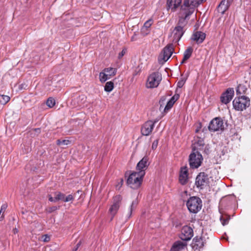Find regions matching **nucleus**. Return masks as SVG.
Wrapping results in <instances>:
<instances>
[{"mask_svg": "<svg viewBox=\"0 0 251 251\" xmlns=\"http://www.w3.org/2000/svg\"><path fill=\"white\" fill-rule=\"evenodd\" d=\"M74 200V197L72 195H69L66 198L64 199L63 201L65 202H69L72 201Z\"/></svg>", "mask_w": 251, "mask_h": 251, "instance_id": "e433bc0d", "label": "nucleus"}, {"mask_svg": "<svg viewBox=\"0 0 251 251\" xmlns=\"http://www.w3.org/2000/svg\"><path fill=\"white\" fill-rule=\"evenodd\" d=\"M103 70L106 74H110L109 76L111 77L114 76L117 73V69L111 67L105 68Z\"/></svg>", "mask_w": 251, "mask_h": 251, "instance_id": "a878e982", "label": "nucleus"}, {"mask_svg": "<svg viewBox=\"0 0 251 251\" xmlns=\"http://www.w3.org/2000/svg\"><path fill=\"white\" fill-rule=\"evenodd\" d=\"M174 34V41L178 42L184 33L183 28L180 25H177L173 31Z\"/></svg>", "mask_w": 251, "mask_h": 251, "instance_id": "f3484780", "label": "nucleus"}, {"mask_svg": "<svg viewBox=\"0 0 251 251\" xmlns=\"http://www.w3.org/2000/svg\"><path fill=\"white\" fill-rule=\"evenodd\" d=\"M48 240H47V238H45V239L44 240V241H47Z\"/></svg>", "mask_w": 251, "mask_h": 251, "instance_id": "5fc2aeb1", "label": "nucleus"}, {"mask_svg": "<svg viewBox=\"0 0 251 251\" xmlns=\"http://www.w3.org/2000/svg\"><path fill=\"white\" fill-rule=\"evenodd\" d=\"M109 75H110V74H106L104 70H103L99 75L100 81L102 83L105 82L107 80L111 78Z\"/></svg>", "mask_w": 251, "mask_h": 251, "instance_id": "393cba45", "label": "nucleus"}, {"mask_svg": "<svg viewBox=\"0 0 251 251\" xmlns=\"http://www.w3.org/2000/svg\"><path fill=\"white\" fill-rule=\"evenodd\" d=\"M201 128V125L199 124V126L198 127V128L196 129V132H198L200 129Z\"/></svg>", "mask_w": 251, "mask_h": 251, "instance_id": "de8ad7c7", "label": "nucleus"}, {"mask_svg": "<svg viewBox=\"0 0 251 251\" xmlns=\"http://www.w3.org/2000/svg\"><path fill=\"white\" fill-rule=\"evenodd\" d=\"M49 201H56L55 200V198H53L51 196H49Z\"/></svg>", "mask_w": 251, "mask_h": 251, "instance_id": "49530a36", "label": "nucleus"}, {"mask_svg": "<svg viewBox=\"0 0 251 251\" xmlns=\"http://www.w3.org/2000/svg\"><path fill=\"white\" fill-rule=\"evenodd\" d=\"M156 122L157 121L155 120L154 121L149 120L145 122L141 127V132L142 134L144 136L149 135L152 132L154 125Z\"/></svg>", "mask_w": 251, "mask_h": 251, "instance_id": "9d476101", "label": "nucleus"}, {"mask_svg": "<svg viewBox=\"0 0 251 251\" xmlns=\"http://www.w3.org/2000/svg\"><path fill=\"white\" fill-rule=\"evenodd\" d=\"M182 2V0H167V9L175 11Z\"/></svg>", "mask_w": 251, "mask_h": 251, "instance_id": "2eb2a0df", "label": "nucleus"}, {"mask_svg": "<svg viewBox=\"0 0 251 251\" xmlns=\"http://www.w3.org/2000/svg\"><path fill=\"white\" fill-rule=\"evenodd\" d=\"M10 97L7 95H0V104L4 105L10 100Z\"/></svg>", "mask_w": 251, "mask_h": 251, "instance_id": "bb28decb", "label": "nucleus"}, {"mask_svg": "<svg viewBox=\"0 0 251 251\" xmlns=\"http://www.w3.org/2000/svg\"><path fill=\"white\" fill-rule=\"evenodd\" d=\"M193 236V230L189 226H184L181 229L180 238L183 241L190 240Z\"/></svg>", "mask_w": 251, "mask_h": 251, "instance_id": "9b49d317", "label": "nucleus"}, {"mask_svg": "<svg viewBox=\"0 0 251 251\" xmlns=\"http://www.w3.org/2000/svg\"><path fill=\"white\" fill-rule=\"evenodd\" d=\"M198 238H194L193 239V241H195L196 242L198 241Z\"/></svg>", "mask_w": 251, "mask_h": 251, "instance_id": "603ef678", "label": "nucleus"}, {"mask_svg": "<svg viewBox=\"0 0 251 251\" xmlns=\"http://www.w3.org/2000/svg\"><path fill=\"white\" fill-rule=\"evenodd\" d=\"M185 81L184 80H181L179 81L177 83V86L178 87L181 88L182 87L183 85L184 84Z\"/></svg>", "mask_w": 251, "mask_h": 251, "instance_id": "79ce46f5", "label": "nucleus"}, {"mask_svg": "<svg viewBox=\"0 0 251 251\" xmlns=\"http://www.w3.org/2000/svg\"><path fill=\"white\" fill-rule=\"evenodd\" d=\"M203 158L200 152L193 151L189 156V164L191 168H198L201 165Z\"/></svg>", "mask_w": 251, "mask_h": 251, "instance_id": "0eeeda50", "label": "nucleus"}, {"mask_svg": "<svg viewBox=\"0 0 251 251\" xmlns=\"http://www.w3.org/2000/svg\"><path fill=\"white\" fill-rule=\"evenodd\" d=\"M234 108L237 111H243L250 105V99L245 96L235 98L233 102Z\"/></svg>", "mask_w": 251, "mask_h": 251, "instance_id": "f03ea898", "label": "nucleus"}, {"mask_svg": "<svg viewBox=\"0 0 251 251\" xmlns=\"http://www.w3.org/2000/svg\"><path fill=\"white\" fill-rule=\"evenodd\" d=\"M85 98V96H83V95H82V96H79V99H81L82 100L84 99Z\"/></svg>", "mask_w": 251, "mask_h": 251, "instance_id": "09e8293b", "label": "nucleus"}, {"mask_svg": "<svg viewBox=\"0 0 251 251\" xmlns=\"http://www.w3.org/2000/svg\"><path fill=\"white\" fill-rule=\"evenodd\" d=\"M179 95L178 94H175L171 99L168 101L166 105L165 106L164 111L167 112L173 106L175 102L178 99Z\"/></svg>", "mask_w": 251, "mask_h": 251, "instance_id": "412c9836", "label": "nucleus"}, {"mask_svg": "<svg viewBox=\"0 0 251 251\" xmlns=\"http://www.w3.org/2000/svg\"><path fill=\"white\" fill-rule=\"evenodd\" d=\"M184 194H185L186 195H187V192L186 191L184 192Z\"/></svg>", "mask_w": 251, "mask_h": 251, "instance_id": "864d4df0", "label": "nucleus"}, {"mask_svg": "<svg viewBox=\"0 0 251 251\" xmlns=\"http://www.w3.org/2000/svg\"><path fill=\"white\" fill-rule=\"evenodd\" d=\"M204 146V143L203 139L198 137L195 139V142L192 145L193 151L196 152H200L199 151L203 150Z\"/></svg>", "mask_w": 251, "mask_h": 251, "instance_id": "ddd939ff", "label": "nucleus"}, {"mask_svg": "<svg viewBox=\"0 0 251 251\" xmlns=\"http://www.w3.org/2000/svg\"><path fill=\"white\" fill-rule=\"evenodd\" d=\"M136 205H137L136 202L135 201H132V202L130 206L129 210L127 214V217L128 219H129L131 217V214H132V212L133 210L135 208Z\"/></svg>", "mask_w": 251, "mask_h": 251, "instance_id": "c85d7f7f", "label": "nucleus"}, {"mask_svg": "<svg viewBox=\"0 0 251 251\" xmlns=\"http://www.w3.org/2000/svg\"><path fill=\"white\" fill-rule=\"evenodd\" d=\"M205 38V34L201 31H196L192 36V40L195 41L198 44H201L203 42Z\"/></svg>", "mask_w": 251, "mask_h": 251, "instance_id": "a211bd4d", "label": "nucleus"}, {"mask_svg": "<svg viewBox=\"0 0 251 251\" xmlns=\"http://www.w3.org/2000/svg\"><path fill=\"white\" fill-rule=\"evenodd\" d=\"M163 101H164V100H163L162 99H161V100L159 101V103H163ZM161 107H162V104H160V110H161Z\"/></svg>", "mask_w": 251, "mask_h": 251, "instance_id": "8fccbe9b", "label": "nucleus"}, {"mask_svg": "<svg viewBox=\"0 0 251 251\" xmlns=\"http://www.w3.org/2000/svg\"><path fill=\"white\" fill-rule=\"evenodd\" d=\"M41 132V129L39 128L32 129L30 130V133L32 137H35L38 135Z\"/></svg>", "mask_w": 251, "mask_h": 251, "instance_id": "2f4dec72", "label": "nucleus"}, {"mask_svg": "<svg viewBox=\"0 0 251 251\" xmlns=\"http://www.w3.org/2000/svg\"><path fill=\"white\" fill-rule=\"evenodd\" d=\"M74 251V250H73V251Z\"/></svg>", "mask_w": 251, "mask_h": 251, "instance_id": "4d7b16f0", "label": "nucleus"}, {"mask_svg": "<svg viewBox=\"0 0 251 251\" xmlns=\"http://www.w3.org/2000/svg\"><path fill=\"white\" fill-rule=\"evenodd\" d=\"M71 143V141L68 140H57L56 141V144L58 146H65L69 145Z\"/></svg>", "mask_w": 251, "mask_h": 251, "instance_id": "c756f323", "label": "nucleus"}, {"mask_svg": "<svg viewBox=\"0 0 251 251\" xmlns=\"http://www.w3.org/2000/svg\"><path fill=\"white\" fill-rule=\"evenodd\" d=\"M224 128L223 121L220 118H215L210 122L208 129L211 131L223 130Z\"/></svg>", "mask_w": 251, "mask_h": 251, "instance_id": "6e6552de", "label": "nucleus"}, {"mask_svg": "<svg viewBox=\"0 0 251 251\" xmlns=\"http://www.w3.org/2000/svg\"><path fill=\"white\" fill-rule=\"evenodd\" d=\"M193 1H190L189 0H184L183 4L181 6V10L185 12L188 11L189 10L193 11L192 8H190L191 5L193 4Z\"/></svg>", "mask_w": 251, "mask_h": 251, "instance_id": "4be33fe9", "label": "nucleus"}, {"mask_svg": "<svg viewBox=\"0 0 251 251\" xmlns=\"http://www.w3.org/2000/svg\"><path fill=\"white\" fill-rule=\"evenodd\" d=\"M193 52V49L189 47L184 52L183 58L181 62V64L184 63L191 56Z\"/></svg>", "mask_w": 251, "mask_h": 251, "instance_id": "5701e85b", "label": "nucleus"}, {"mask_svg": "<svg viewBox=\"0 0 251 251\" xmlns=\"http://www.w3.org/2000/svg\"><path fill=\"white\" fill-rule=\"evenodd\" d=\"M131 40L134 41L136 40V34L134 33V35L131 37Z\"/></svg>", "mask_w": 251, "mask_h": 251, "instance_id": "a18cd8bd", "label": "nucleus"}, {"mask_svg": "<svg viewBox=\"0 0 251 251\" xmlns=\"http://www.w3.org/2000/svg\"><path fill=\"white\" fill-rule=\"evenodd\" d=\"M48 240H47V238H45V239L44 240V241H47Z\"/></svg>", "mask_w": 251, "mask_h": 251, "instance_id": "6e6d98bb", "label": "nucleus"}, {"mask_svg": "<svg viewBox=\"0 0 251 251\" xmlns=\"http://www.w3.org/2000/svg\"><path fill=\"white\" fill-rule=\"evenodd\" d=\"M158 140H155L153 141V142L152 143V149L153 150H155L156 149V148L158 146Z\"/></svg>", "mask_w": 251, "mask_h": 251, "instance_id": "58836bf2", "label": "nucleus"}, {"mask_svg": "<svg viewBox=\"0 0 251 251\" xmlns=\"http://www.w3.org/2000/svg\"><path fill=\"white\" fill-rule=\"evenodd\" d=\"M232 1V0H223L218 7L219 12L221 13L222 14H224L228 9Z\"/></svg>", "mask_w": 251, "mask_h": 251, "instance_id": "4468645a", "label": "nucleus"}, {"mask_svg": "<svg viewBox=\"0 0 251 251\" xmlns=\"http://www.w3.org/2000/svg\"><path fill=\"white\" fill-rule=\"evenodd\" d=\"M123 182H124V180L123 179H121L120 180V182L116 186V188L117 189H120L121 188V187H122V186L123 184Z\"/></svg>", "mask_w": 251, "mask_h": 251, "instance_id": "a19ab883", "label": "nucleus"}, {"mask_svg": "<svg viewBox=\"0 0 251 251\" xmlns=\"http://www.w3.org/2000/svg\"><path fill=\"white\" fill-rule=\"evenodd\" d=\"M17 232H18V230L16 228L14 229V233L15 234V233H16Z\"/></svg>", "mask_w": 251, "mask_h": 251, "instance_id": "3c124183", "label": "nucleus"}, {"mask_svg": "<svg viewBox=\"0 0 251 251\" xmlns=\"http://www.w3.org/2000/svg\"><path fill=\"white\" fill-rule=\"evenodd\" d=\"M145 174H130L126 183L132 189H137L141 185Z\"/></svg>", "mask_w": 251, "mask_h": 251, "instance_id": "20e7f679", "label": "nucleus"}, {"mask_svg": "<svg viewBox=\"0 0 251 251\" xmlns=\"http://www.w3.org/2000/svg\"><path fill=\"white\" fill-rule=\"evenodd\" d=\"M220 221L223 226H225L228 223L229 219L227 218H224L223 216H221Z\"/></svg>", "mask_w": 251, "mask_h": 251, "instance_id": "f704fd0d", "label": "nucleus"}, {"mask_svg": "<svg viewBox=\"0 0 251 251\" xmlns=\"http://www.w3.org/2000/svg\"><path fill=\"white\" fill-rule=\"evenodd\" d=\"M126 49H124L121 52L119 53L118 58L121 59L126 53Z\"/></svg>", "mask_w": 251, "mask_h": 251, "instance_id": "4c0bfd02", "label": "nucleus"}, {"mask_svg": "<svg viewBox=\"0 0 251 251\" xmlns=\"http://www.w3.org/2000/svg\"><path fill=\"white\" fill-rule=\"evenodd\" d=\"M214 182L212 174H199L196 177L195 184L197 187L203 189L213 185Z\"/></svg>", "mask_w": 251, "mask_h": 251, "instance_id": "f257e3e1", "label": "nucleus"}, {"mask_svg": "<svg viewBox=\"0 0 251 251\" xmlns=\"http://www.w3.org/2000/svg\"><path fill=\"white\" fill-rule=\"evenodd\" d=\"M148 160V156H144L137 164V169L140 172L145 171L149 165Z\"/></svg>", "mask_w": 251, "mask_h": 251, "instance_id": "6ab92c4d", "label": "nucleus"}, {"mask_svg": "<svg viewBox=\"0 0 251 251\" xmlns=\"http://www.w3.org/2000/svg\"><path fill=\"white\" fill-rule=\"evenodd\" d=\"M162 80V75L159 72L151 73L148 76L146 87L148 88H156Z\"/></svg>", "mask_w": 251, "mask_h": 251, "instance_id": "423d86ee", "label": "nucleus"}, {"mask_svg": "<svg viewBox=\"0 0 251 251\" xmlns=\"http://www.w3.org/2000/svg\"><path fill=\"white\" fill-rule=\"evenodd\" d=\"M151 21H150V20L147 21L144 24V27H143V28L142 29H144L145 28H147L150 27V26L151 25Z\"/></svg>", "mask_w": 251, "mask_h": 251, "instance_id": "ea45409f", "label": "nucleus"}, {"mask_svg": "<svg viewBox=\"0 0 251 251\" xmlns=\"http://www.w3.org/2000/svg\"><path fill=\"white\" fill-rule=\"evenodd\" d=\"M174 52V46L170 44L164 48L158 57V62L161 64L165 63L171 56Z\"/></svg>", "mask_w": 251, "mask_h": 251, "instance_id": "39448f33", "label": "nucleus"}, {"mask_svg": "<svg viewBox=\"0 0 251 251\" xmlns=\"http://www.w3.org/2000/svg\"><path fill=\"white\" fill-rule=\"evenodd\" d=\"M114 88V83L112 81L107 82L104 86V90L106 92H110Z\"/></svg>", "mask_w": 251, "mask_h": 251, "instance_id": "cd10ccee", "label": "nucleus"}, {"mask_svg": "<svg viewBox=\"0 0 251 251\" xmlns=\"http://www.w3.org/2000/svg\"><path fill=\"white\" fill-rule=\"evenodd\" d=\"M122 197L121 195H116L113 198L112 204L109 208V212L112 215L111 219L117 213L121 205Z\"/></svg>", "mask_w": 251, "mask_h": 251, "instance_id": "1a4fd4ad", "label": "nucleus"}, {"mask_svg": "<svg viewBox=\"0 0 251 251\" xmlns=\"http://www.w3.org/2000/svg\"><path fill=\"white\" fill-rule=\"evenodd\" d=\"M7 207V204H2L1 206L0 210V215H1V213H4V212L5 211L6 208ZM3 218V214L1 216H0V221L2 220Z\"/></svg>", "mask_w": 251, "mask_h": 251, "instance_id": "72a5a7b5", "label": "nucleus"}, {"mask_svg": "<svg viewBox=\"0 0 251 251\" xmlns=\"http://www.w3.org/2000/svg\"><path fill=\"white\" fill-rule=\"evenodd\" d=\"M186 205L190 212L197 213L201 209L202 201L199 197H192L187 201Z\"/></svg>", "mask_w": 251, "mask_h": 251, "instance_id": "7ed1b4c3", "label": "nucleus"}, {"mask_svg": "<svg viewBox=\"0 0 251 251\" xmlns=\"http://www.w3.org/2000/svg\"><path fill=\"white\" fill-rule=\"evenodd\" d=\"M193 13V11L189 10L184 13V16L179 17L177 25H180L183 28L187 24L189 19V17Z\"/></svg>", "mask_w": 251, "mask_h": 251, "instance_id": "dca6fc26", "label": "nucleus"}, {"mask_svg": "<svg viewBox=\"0 0 251 251\" xmlns=\"http://www.w3.org/2000/svg\"><path fill=\"white\" fill-rule=\"evenodd\" d=\"M65 198V195L60 193V192H56L55 193V199L56 201L58 200H64Z\"/></svg>", "mask_w": 251, "mask_h": 251, "instance_id": "473e14b6", "label": "nucleus"}, {"mask_svg": "<svg viewBox=\"0 0 251 251\" xmlns=\"http://www.w3.org/2000/svg\"><path fill=\"white\" fill-rule=\"evenodd\" d=\"M234 94V91L233 88H228L226 92L223 94L221 97L222 102L225 104L228 103L232 99Z\"/></svg>", "mask_w": 251, "mask_h": 251, "instance_id": "f8f14e48", "label": "nucleus"}, {"mask_svg": "<svg viewBox=\"0 0 251 251\" xmlns=\"http://www.w3.org/2000/svg\"><path fill=\"white\" fill-rule=\"evenodd\" d=\"M81 245V241H80L76 245L75 247V249H73V250L74 251H77V250H78V248L79 247V246H80Z\"/></svg>", "mask_w": 251, "mask_h": 251, "instance_id": "c03bdc74", "label": "nucleus"}, {"mask_svg": "<svg viewBox=\"0 0 251 251\" xmlns=\"http://www.w3.org/2000/svg\"><path fill=\"white\" fill-rule=\"evenodd\" d=\"M186 246V244L183 242L177 241L173 244L170 251H180L184 249Z\"/></svg>", "mask_w": 251, "mask_h": 251, "instance_id": "aec40b11", "label": "nucleus"}, {"mask_svg": "<svg viewBox=\"0 0 251 251\" xmlns=\"http://www.w3.org/2000/svg\"><path fill=\"white\" fill-rule=\"evenodd\" d=\"M58 208V207L56 206H53L52 207H49L47 209V211L48 213H52V212L56 210Z\"/></svg>", "mask_w": 251, "mask_h": 251, "instance_id": "c9c22d12", "label": "nucleus"}, {"mask_svg": "<svg viewBox=\"0 0 251 251\" xmlns=\"http://www.w3.org/2000/svg\"><path fill=\"white\" fill-rule=\"evenodd\" d=\"M188 174H179V182L181 185L186 184L189 179Z\"/></svg>", "mask_w": 251, "mask_h": 251, "instance_id": "b1692460", "label": "nucleus"}, {"mask_svg": "<svg viewBox=\"0 0 251 251\" xmlns=\"http://www.w3.org/2000/svg\"><path fill=\"white\" fill-rule=\"evenodd\" d=\"M179 173H188V169L186 166L181 168Z\"/></svg>", "mask_w": 251, "mask_h": 251, "instance_id": "37998d69", "label": "nucleus"}, {"mask_svg": "<svg viewBox=\"0 0 251 251\" xmlns=\"http://www.w3.org/2000/svg\"><path fill=\"white\" fill-rule=\"evenodd\" d=\"M46 103H47V106H48L50 108H51L55 105V100L52 98H49L47 100Z\"/></svg>", "mask_w": 251, "mask_h": 251, "instance_id": "7c9ffc66", "label": "nucleus"}]
</instances>
